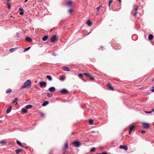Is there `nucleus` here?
Masks as SVG:
<instances>
[{"label":"nucleus","instance_id":"obj_26","mask_svg":"<svg viewBox=\"0 0 154 154\" xmlns=\"http://www.w3.org/2000/svg\"><path fill=\"white\" fill-rule=\"evenodd\" d=\"M17 49L16 48H11L10 49V52H11V53H12L13 52H14V51L16 49Z\"/></svg>","mask_w":154,"mask_h":154},{"label":"nucleus","instance_id":"obj_17","mask_svg":"<svg viewBox=\"0 0 154 154\" xmlns=\"http://www.w3.org/2000/svg\"><path fill=\"white\" fill-rule=\"evenodd\" d=\"M26 40L28 42H31L32 41V39L29 37H26Z\"/></svg>","mask_w":154,"mask_h":154},{"label":"nucleus","instance_id":"obj_12","mask_svg":"<svg viewBox=\"0 0 154 154\" xmlns=\"http://www.w3.org/2000/svg\"><path fill=\"white\" fill-rule=\"evenodd\" d=\"M49 103V102L47 101H45L42 103V106H45L46 105L48 104Z\"/></svg>","mask_w":154,"mask_h":154},{"label":"nucleus","instance_id":"obj_16","mask_svg":"<svg viewBox=\"0 0 154 154\" xmlns=\"http://www.w3.org/2000/svg\"><path fill=\"white\" fill-rule=\"evenodd\" d=\"M86 23L88 24V26H91L92 24V22L90 21V20H88L86 22Z\"/></svg>","mask_w":154,"mask_h":154},{"label":"nucleus","instance_id":"obj_59","mask_svg":"<svg viewBox=\"0 0 154 154\" xmlns=\"http://www.w3.org/2000/svg\"><path fill=\"white\" fill-rule=\"evenodd\" d=\"M152 82L154 81V79L152 80Z\"/></svg>","mask_w":154,"mask_h":154},{"label":"nucleus","instance_id":"obj_40","mask_svg":"<svg viewBox=\"0 0 154 154\" xmlns=\"http://www.w3.org/2000/svg\"><path fill=\"white\" fill-rule=\"evenodd\" d=\"M83 74L85 75H86V76H88L89 77V76H90V75H89V74H87V73H83Z\"/></svg>","mask_w":154,"mask_h":154},{"label":"nucleus","instance_id":"obj_18","mask_svg":"<svg viewBox=\"0 0 154 154\" xmlns=\"http://www.w3.org/2000/svg\"><path fill=\"white\" fill-rule=\"evenodd\" d=\"M153 36L152 34H149L148 36V39L149 40H151L152 39Z\"/></svg>","mask_w":154,"mask_h":154},{"label":"nucleus","instance_id":"obj_31","mask_svg":"<svg viewBox=\"0 0 154 154\" xmlns=\"http://www.w3.org/2000/svg\"><path fill=\"white\" fill-rule=\"evenodd\" d=\"M93 122V121L92 119H90L89 120V123L90 124H92Z\"/></svg>","mask_w":154,"mask_h":154},{"label":"nucleus","instance_id":"obj_27","mask_svg":"<svg viewBox=\"0 0 154 154\" xmlns=\"http://www.w3.org/2000/svg\"><path fill=\"white\" fill-rule=\"evenodd\" d=\"M68 143H66L65 144V146H64V149H67L68 148Z\"/></svg>","mask_w":154,"mask_h":154},{"label":"nucleus","instance_id":"obj_29","mask_svg":"<svg viewBox=\"0 0 154 154\" xmlns=\"http://www.w3.org/2000/svg\"><path fill=\"white\" fill-rule=\"evenodd\" d=\"M30 47H29L26 48H25L23 50V51L25 52L28 51L30 48Z\"/></svg>","mask_w":154,"mask_h":154},{"label":"nucleus","instance_id":"obj_7","mask_svg":"<svg viewBox=\"0 0 154 154\" xmlns=\"http://www.w3.org/2000/svg\"><path fill=\"white\" fill-rule=\"evenodd\" d=\"M119 148L121 149H123L126 151L128 149V147L127 146L122 145H120L119 146Z\"/></svg>","mask_w":154,"mask_h":154},{"label":"nucleus","instance_id":"obj_25","mask_svg":"<svg viewBox=\"0 0 154 154\" xmlns=\"http://www.w3.org/2000/svg\"><path fill=\"white\" fill-rule=\"evenodd\" d=\"M12 91L11 89L10 88L8 89L6 91V93H11Z\"/></svg>","mask_w":154,"mask_h":154},{"label":"nucleus","instance_id":"obj_38","mask_svg":"<svg viewBox=\"0 0 154 154\" xmlns=\"http://www.w3.org/2000/svg\"><path fill=\"white\" fill-rule=\"evenodd\" d=\"M48 97H51L52 96V94L50 93H48L47 94Z\"/></svg>","mask_w":154,"mask_h":154},{"label":"nucleus","instance_id":"obj_28","mask_svg":"<svg viewBox=\"0 0 154 154\" xmlns=\"http://www.w3.org/2000/svg\"><path fill=\"white\" fill-rule=\"evenodd\" d=\"M65 79V77L63 76H61L60 78V80L61 81H64Z\"/></svg>","mask_w":154,"mask_h":154},{"label":"nucleus","instance_id":"obj_8","mask_svg":"<svg viewBox=\"0 0 154 154\" xmlns=\"http://www.w3.org/2000/svg\"><path fill=\"white\" fill-rule=\"evenodd\" d=\"M68 92V91L65 89H63L61 90V93L63 94H66Z\"/></svg>","mask_w":154,"mask_h":154},{"label":"nucleus","instance_id":"obj_43","mask_svg":"<svg viewBox=\"0 0 154 154\" xmlns=\"http://www.w3.org/2000/svg\"><path fill=\"white\" fill-rule=\"evenodd\" d=\"M112 2V0H111L109 1V7L110 6V4Z\"/></svg>","mask_w":154,"mask_h":154},{"label":"nucleus","instance_id":"obj_15","mask_svg":"<svg viewBox=\"0 0 154 154\" xmlns=\"http://www.w3.org/2000/svg\"><path fill=\"white\" fill-rule=\"evenodd\" d=\"M21 112L23 113H25L27 112V111L26 109L23 108L21 109Z\"/></svg>","mask_w":154,"mask_h":154},{"label":"nucleus","instance_id":"obj_22","mask_svg":"<svg viewBox=\"0 0 154 154\" xmlns=\"http://www.w3.org/2000/svg\"><path fill=\"white\" fill-rule=\"evenodd\" d=\"M46 78H47L48 80L49 81H51L52 79V78L49 75H47L46 76Z\"/></svg>","mask_w":154,"mask_h":154},{"label":"nucleus","instance_id":"obj_10","mask_svg":"<svg viewBox=\"0 0 154 154\" xmlns=\"http://www.w3.org/2000/svg\"><path fill=\"white\" fill-rule=\"evenodd\" d=\"M48 90L51 92H53L55 91V89L54 87H52L49 88Z\"/></svg>","mask_w":154,"mask_h":154},{"label":"nucleus","instance_id":"obj_41","mask_svg":"<svg viewBox=\"0 0 154 154\" xmlns=\"http://www.w3.org/2000/svg\"><path fill=\"white\" fill-rule=\"evenodd\" d=\"M152 112V111H145V112L146 113H150Z\"/></svg>","mask_w":154,"mask_h":154},{"label":"nucleus","instance_id":"obj_36","mask_svg":"<svg viewBox=\"0 0 154 154\" xmlns=\"http://www.w3.org/2000/svg\"><path fill=\"white\" fill-rule=\"evenodd\" d=\"M17 98H15L14 100L13 101V103H14L15 102H17Z\"/></svg>","mask_w":154,"mask_h":154},{"label":"nucleus","instance_id":"obj_45","mask_svg":"<svg viewBox=\"0 0 154 154\" xmlns=\"http://www.w3.org/2000/svg\"><path fill=\"white\" fill-rule=\"evenodd\" d=\"M44 115H45L43 113H41V116L42 117H44Z\"/></svg>","mask_w":154,"mask_h":154},{"label":"nucleus","instance_id":"obj_2","mask_svg":"<svg viewBox=\"0 0 154 154\" xmlns=\"http://www.w3.org/2000/svg\"><path fill=\"white\" fill-rule=\"evenodd\" d=\"M138 9V7H137L134 6L133 9L132 10L131 14L134 16H136L137 12V11Z\"/></svg>","mask_w":154,"mask_h":154},{"label":"nucleus","instance_id":"obj_50","mask_svg":"<svg viewBox=\"0 0 154 154\" xmlns=\"http://www.w3.org/2000/svg\"><path fill=\"white\" fill-rule=\"evenodd\" d=\"M145 131H142V134H143V133H145Z\"/></svg>","mask_w":154,"mask_h":154},{"label":"nucleus","instance_id":"obj_23","mask_svg":"<svg viewBox=\"0 0 154 154\" xmlns=\"http://www.w3.org/2000/svg\"><path fill=\"white\" fill-rule=\"evenodd\" d=\"M16 143L18 145H20V146H21L22 147H23V145L21 144V142H20L19 141H16Z\"/></svg>","mask_w":154,"mask_h":154},{"label":"nucleus","instance_id":"obj_13","mask_svg":"<svg viewBox=\"0 0 154 154\" xmlns=\"http://www.w3.org/2000/svg\"><path fill=\"white\" fill-rule=\"evenodd\" d=\"M19 11H20V14H22L24 13V11L23 9L22 8H20L19 9Z\"/></svg>","mask_w":154,"mask_h":154},{"label":"nucleus","instance_id":"obj_61","mask_svg":"<svg viewBox=\"0 0 154 154\" xmlns=\"http://www.w3.org/2000/svg\"><path fill=\"white\" fill-rule=\"evenodd\" d=\"M17 104V103L15 104Z\"/></svg>","mask_w":154,"mask_h":154},{"label":"nucleus","instance_id":"obj_52","mask_svg":"<svg viewBox=\"0 0 154 154\" xmlns=\"http://www.w3.org/2000/svg\"><path fill=\"white\" fill-rule=\"evenodd\" d=\"M90 33H91V32H89L88 34H86V35H88Z\"/></svg>","mask_w":154,"mask_h":154},{"label":"nucleus","instance_id":"obj_58","mask_svg":"<svg viewBox=\"0 0 154 154\" xmlns=\"http://www.w3.org/2000/svg\"><path fill=\"white\" fill-rule=\"evenodd\" d=\"M94 131H92V133H94Z\"/></svg>","mask_w":154,"mask_h":154},{"label":"nucleus","instance_id":"obj_55","mask_svg":"<svg viewBox=\"0 0 154 154\" xmlns=\"http://www.w3.org/2000/svg\"><path fill=\"white\" fill-rule=\"evenodd\" d=\"M53 55H54V56H55L56 55V54L55 53H54L53 54H52Z\"/></svg>","mask_w":154,"mask_h":154},{"label":"nucleus","instance_id":"obj_44","mask_svg":"<svg viewBox=\"0 0 154 154\" xmlns=\"http://www.w3.org/2000/svg\"><path fill=\"white\" fill-rule=\"evenodd\" d=\"M151 91L152 92H154V87L152 88V89L151 90Z\"/></svg>","mask_w":154,"mask_h":154},{"label":"nucleus","instance_id":"obj_39","mask_svg":"<svg viewBox=\"0 0 154 154\" xmlns=\"http://www.w3.org/2000/svg\"><path fill=\"white\" fill-rule=\"evenodd\" d=\"M134 125H132L131 127L130 130H131V131H132L134 129Z\"/></svg>","mask_w":154,"mask_h":154},{"label":"nucleus","instance_id":"obj_14","mask_svg":"<svg viewBox=\"0 0 154 154\" xmlns=\"http://www.w3.org/2000/svg\"><path fill=\"white\" fill-rule=\"evenodd\" d=\"M11 106L9 107L6 110V113H9L11 112Z\"/></svg>","mask_w":154,"mask_h":154},{"label":"nucleus","instance_id":"obj_60","mask_svg":"<svg viewBox=\"0 0 154 154\" xmlns=\"http://www.w3.org/2000/svg\"><path fill=\"white\" fill-rule=\"evenodd\" d=\"M7 1H8V2H9V0H7Z\"/></svg>","mask_w":154,"mask_h":154},{"label":"nucleus","instance_id":"obj_11","mask_svg":"<svg viewBox=\"0 0 154 154\" xmlns=\"http://www.w3.org/2000/svg\"><path fill=\"white\" fill-rule=\"evenodd\" d=\"M62 69L63 70H64V71H70V69H69V68L68 67H67L65 66H63V67Z\"/></svg>","mask_w":154,"mask_h":154},{"label":"nucleus","instance_id":"obj_46","mask_svg":"<svg viewBox=\"0 0 154 154\" xmlns=\"http://www.w3.org/2000/svg\"><path fill=\"white\" fill-rule=\"evenodd\" d=\"M90 78L91 80H93L94 79V78L91 76V75H90V76H89V77Z\"/></svg>","mask_w":154,"mask_h":154},{"label":"nucleus","instance_id":"obj_53","mask_svg":"<svg viewBox=\"0 0 154 154\" xmlns=\"http://www.w3.org/2000/svg\"><path fill=\"white\" fill-rule=\"evenodd\" d=\"M90 33H91V32H89L88 34H86V35H88Z\"/></svg>","mask_w":154,"mask_h":154},{"label":"nucleus","instance_id":"obj_33","mask_svg":"<svg viewBox=\"0 0 154 154\" xmlns=\"http://www.w3.org/2000/svg\"><path fill=\"white\" fill-rule=\"evenodd\" d=\"M19 35H20V34L19 32L17 33L15 37L17 38H19Z\"/></svg>","mask_w":154,"mask_h":154},{"label":"nucleus","instance_id":"obj_19","mask_svg":"<svg viewBox=\"0 0 154 154\" xmlns=\"http://www.w3.org/2000/svg\"><path fill=\"white\" fill-rule=\"evenodd\" d=\"M48 38V36L47 35L45 36H44L42 38L43 41H46Z\"/></svg>","mask_w":154,"mask_h":154},{"label":"nucleus","instance_id":"obj_24","mask_svg":"<svg viewBox=\"0 0 154 154\" xmlns=\"http://www.w3.org/2000/svg\"><path fill=\"white\" fill-rule=\"evenodd\" d=\"M72 4V2L71 1H69L66 3V5L67 6H70Z\"/></svg>","mask_w":154,"mask_h":154},{"label":"nucleus","instance_id":"obj_62","mask_svg":"<svg viewBox=\"0 0 154 154\" xmlns=\"http://www.w3.org/2000/svg\"><path fill=\"white\" fill-rule=\"evenodd\" d=\"M36 82H37L36 81H35V83Z\"/></svg>","mask_w":154,"mask_h":154},{"label":"nucleus","instance_id":"obj_21","mask_svg":"<svg viewBox=\"0 0 154 154\" xmlns=\"http://www.w3.org/2000/svg\"><path fill=\"white\" fill-rule=\"evenodd\" d=\"M32 105H28L26 106V109H30L31 108H32Z\"/></svg>","mask_w":154,"mask_h":154},{"label":"nucleus","instance_id":"obj_20","mask_svg":"<svg viewBox=\"0 0 154 154\" xmlns=\"http://www.w3.org/2000/svg\"><path fill=\"white\" fill-rule=\"evenodd\" d=\"M21 151H22V149H16L15 150V152L17 154H18Z\"/></svg>","mask_w":154,"mask_h":154},{"label":"nucleus","instance_id":"obj_1","mask_svg":"<svg viewBox=\"0 0 154 154\" xmlns=\"http://www.w3.org/2000/svg\"><path fill=\"white\" fill-rule=\"evenodd\" d=\"M31 82L29 79H28L24 83L23 85L21 87V89H23L25 88H29L31 87Z\"/></svg>","mask_w":154,"mask_h":154},{"label":"nucleus","instance_id":"obj_57","mask_svg":"<svg viewBox=\"0 0 154 154\" xmlns=\"http://www.w3.org/2000/svg\"><path fill=\"white\" fill-rule=\"evenodd\" d=\"M100 48H103V47L102 46H100Z\"/></svg>","mask_w":154,"mask_h":154},{"label":"nucleus","instance_id":"obj_37","mask_svg":"<svg viewBox=\"0 0 154 154\" xmlns=\"http://www.w3.org/2000/svg\"><path fill=\"white\" fill-rule=\"evenodd\" d=\"M78 76L79 78H82L83 76V75L82 74L80 73L78 75Z\"/></svg>","mask_w":154,"mask_h":154},{"label":"nucleus","instance_id":"obj_49","mask_svg":"<svg viewBox=\"0 0 154 154\" xmlns=\"http://www.w3.org/2000/svg\"><path fill=\"white\" fill-rule=\"evenodd\" d=\"M131 131H132L130 130L129 131V134H130L131 133Z\"/></svg>","mask_w":154,"mask_h":154},{"label":"nucleus","instance_id":"obj_56","mask_svg":"<svg viewBox=\"0 0 154 154\" xmlns=\"http://www.w3.org/2000/svg\"><path fill=\"white\" fill-rule=\"evenodd\" d=\"M151 111L154 112V108L152 110V111Z\"/></svg>","mask_w":154,"mask_h":154},{"label":"nucleus","instance_id":"obj_47","mask_svg":"<svg viewBox=\"0 0 154 154\" xmlns=\"http://www.w3.org/2000/svg\"><path fill=\"white\" fill-rule=\"evenodd\" d=\"M97 154H107V153L106 152H103L102 153H98Z\"/></svg>","mask_w":154,"mask_h":154},{"label":"nucleus","instance_id":"obj_51","mask_svg":"<svg viewBox=\"0 0 154 154\" xmlns=\"http://www.w3.org/2000/svg\"><path fill=\"white\" fill-rule=\"evenodd\" d=\"M118 0L119 1V2L120 3H121V2L122 1H121V0Z\"/></svg>","mask_w":154,"mask_h":154},{"label":"nucleus","instance_id":"obj_3","mask_svg":"<svg viewBox=\"0 0 154 154\" xmlns=\"http://www.w3.org/2000/svg\"><path fill=\"white\" fill-rule=\"evenodd\" d=\"M40 87L41 88H45L47 85L46 82H41L39 83Z\"/></svg>","mask_w":154,"mask_h":154},{"label":"nucleus","instance_id":"obj_35","mask_svg":"<svg viewBox=\"0 0 154 154\" xmlns=\"http://www.w3.org/2000/svg\"><path fill=\"white\" fill-rule=\"evenodd\" d=\"M95 148L94 147L90 149V151L91 152H94L95 150Z\"/></svg>","mask_w":154,"mask_h":154},{"label":"nucleus","instance_id":"obj_5","mask_svg":"<svg viewBox=\"0 0 154 154\" xmlns=\"http://www.w3.org/2000/svg\"><path fill=\"white\" fill-rule=\"evenodd\" d=\"M73 144L76 147H78L80 145V143L78 141H76L74 142L73 143Z\"/></svg>","mask_w":154,"mask_h":154},{"label":"nucleus","instance_id":"obj_48","mask_svg":"<svg viewBox=\"0 0 154 154\" xmlns=\"http://www.w3.org/2000/svg\"><path fill=\"white\" fill-rule=\"evenodd\" d=\"M99 14V11H97V12H96V15H98Z\"/></svg>","mask_w":154,"mask_h":154},{"label":"nucleus","instance_id":"obj_32","mask_svg":"<svg viewBox=\"0 0 154 154\" xmlns=\"http://www.w3.org/2000/svg\"><path fill=\"white\" fill-rule=\"evenodd\" d=\"M6 143V142L4 141L3 140H2V141L0 142V143L2 144V145L5 144Z\"/></svg>","mask_w":154,"mask_h":154},{"label":"nucleus","instance_id":"obj_30","mask_svg":"<svg viewBox=\"0 0 154 154\" xmlns=\"http://www.w3.org/2000/svg\"><path fill=\"white\" fill-rule=\"evenodd\" d=\"M102 5H101L99 7H97V11H99V9L102 7Z\"/></svg>","mask_w":154,"mask_h":154},{"label":"nucleus","instance_id":"obj_9","mask_svg":"<svg viewBox=\"0 0 154 154\" xmlns=\"http://www.w3.org/2000/svg\"><path fill=\"white\" fill-rule=\"evenodd\" d=\"M107 86L110 90L112 91L114 90L113 88L111 86L110 84L108 83L107 85Z\"/></svg>","mask_w":154,"mask_h":154},{"label":"nucleus","instance_id":"obj_42","mask_svg":"<svg viewBox=\"0 0 154 154\" xmlns=\"http://www.w3.org/2000/svg\"><path fill=\"white\" fill-rule=\"evenodd\" d=\"M73 12V10L72 9H70L69 11V12L70 14H71Z\"/></svg>","mask_w":154,"mask_h":154},{"label":"nucleus","instance_id":"obj_6","mask_svg":"<svg viewBox=\"0 0 154 154\" xmlns=\"http://www.w3.org/2000/svg\"><path fill=\"white\" fill-rule=\"evenodd\" d=\"M57 40L55 35L53 36L51 38V42H54Z\"/></svg>","mask_w":154,"mask_h":154},{"label":"nucleus","instance_id":"obj_54","mask_svg":"<svg viewBox=\"0 0 154 154\" xmlns=\"http://www.w3.org/2000/svg\"><path fill=\"white\" fill-rule=\"evenodd\" d=\"M28 1V0H26L24 2L26 3Z\"/></svg>","mask_w":154,"mask_h":154},{"label":"nucleus","instance_id":"obj_4","mask_svg":"<svg viewBox=\"0 0 154 154\" xmlns=\"http://www.w3.org/2000/svg\"><path fill=\"white\" fill-rule=\"evenodd\" d=\"M143 128L145 129H148L149 127V123L143 122Z\"/></svg>","mask_w":154,"mask_h":154},{"label":"nucleus","instance_id":"obj_34","mask_svg":"<svg viewBox=\"0 0 154 154\" xmlns=\"http://www.w3.org/2000/svg\"><path fill=\"white\" fill-rule=\"evenodd\" d=\"M7 8L8 9H10L11 8V6L10 4L9 3L7 4Z\"/></svg>","mask_w":154,"mask_h":154}]
</instances>
